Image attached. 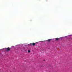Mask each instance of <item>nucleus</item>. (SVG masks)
<instances>
[{"instance_id":"nucleus-1","label":"nucleus","mask_w":72,"mask_h":72,"mask_svg":"<svg viewBox=\"0 0 72 72\" xmlns=\"http://www.w3.org/2000/svg\"><path fill=\"white\" fill-rule=\"evenodd\" d=\"M10 50V48L9 47H8V48H6V50L7 51H9V50Z\"/></svg>"},{"instance_id":"nucleus-5","label":"nucleus","mask_w":72,"mask_h":72,"mask_svg":"<svg viewBox=\"0 0 72 72\" xmlns=\"http://www.w3.org/2000/svg\"><path fill=\"white\" fill-rule=\"evenodd\" d=\"M28 53H30V50H28Z\"/></svg>"},{"instance_id":"nucleus-2","label":"nucleus","mask_w":72,"mask_h":72,"mask_svg":"<svg viewBox=\"0 0 72 72\" xmlns=\"http://www.w3.org/2000/svg\"><path fill=\"white\" fill-rule=\"evenodd\" d=\"M52 40V39H48L47 40V41H48V42H50V40Z\"/></svg>"},{"instance_id":"nucleus-3","label":"nucleus","mask_w":72,"mask_h":72,"mask_svg":"<svg viewBox=\"0 0 72 72\" xmlns=\"http://www.w3.org/2000/svg\"><path fill=\"white\" fill-rule=\"evenodd\" d=\"M55 39H56V41H58V40H59V38H55Z\"/></svg>"},{"instance_id":"nucleus-6","label":"nucleus","mask_w":72,"mask_h":72,"mask_svg":"<svg viewBox=\"0 0 72 72\" xmlns=\"http://www.w3.org/2000/svg\"><path fill=\"white\" fill-rule=\"evenodd\" d=\"M30 45H31V46L32 45V43H31L30 44Z\"/></svg>"},{"instance_id":"nucleus-4","label":"nucleus","mask_w":72,"mask_h":72,"mask_svg":"<svg viewBox=\"0 0 72 72\" xmlns=\"http://www.w3.org/2000/svg\"><path fill=\"white\" fill-rule=\"evenodd\" d=\"M32 45L33 46H35V43H33L32 44Z\"/></svg>"}]
</instances>
